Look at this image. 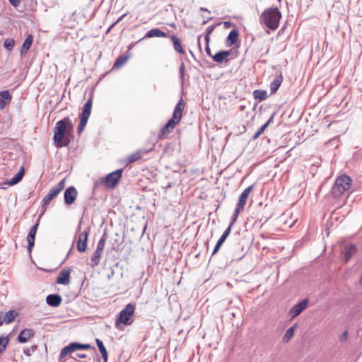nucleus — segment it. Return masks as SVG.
<instances>
[{
  "label": "nucleus",
  "mask_w": 362,
  "mask_h": 362,
  "mask_svg": "<svg viewBox=\"0 0 362 362\" xmlns=\"http://www.w3.org/2000/svg\"><path fill=\"white\" fill-rule=\"evenodd\" d=\"M245 206L241 205L240 204L238 203L236 208L233 212V214L231 217V221L229 225H231V227L234 225V223L236 222L240 212L243 210Z\"/></svg>",
  "instance_id": "nucleus-32"
},
{
  "label": "nucleus",
  "mask_w": 362,
  "mask_h": 362,
  "mask_svg": "<svg viewBox=\"0 0 362 362\" xmlns=\"http://www.w3.org/2000/svg\"><path fill=\"white\" fill-rule=\"evenodd\" d=\"M298 325L296 323L293 325L291 327H290L285 332L284 337H283V341L284 342H288L290 339L293 337L294 331L297 328Z\"/></svg>",
  "instance_id": "nucleus-30"
},
{
  "label": "nucleus",
  "mask_w": 362,
  "mask_h": 362,
  "mask_svg": "<svg viewBox=\"0 0 362 362\" xmlns=\"http://www.w3.org/2000/svg\"><path fill=\"white\" fill-rule=\"evenodd\" d=\"M218 23H229L228 21H219Z\"/></svg>",
  "instance_id": "nucleus-62"
},
{
  "label": "nucleus",
  "mask_w": 362,
  "mask_h": 362,
  "mask_svg": "<svg viewBox=\"0 0 362 362\" xmlns=\"http://www.w3.org/2000/svg\"><path fill=\"white\" fill-rule=\"evenodd\" d=\"M239 37L238 30L236 28H233L229 33L226 40V44L228 47H231L238 42Z\"/></svg>",
  "instance_id": "nucleus-19"
},
{
  "label": "nucleus",
  "mask_w": 362,
  "mask_h": 362,
  "mask_svg": "<svg viewBox=\"0 0 362 362\" xmlns=\"http://www.w3.org/2000/svg\"><path fill=\"white\" fill-rule=\"evenodd\" d=\"M8 343V336H0V356L5 351Z\"/></svg>",
  "instance_id": "nucleus-35"
},
{
  "label": "nucleus",
  "mask_w": 362,
  "mask_h": 362,
  "mask_svg": "<svg viewBox=\"0 0 362 362\" xmlns=\"http://www.w3.org/2000/svg\"><path fill=\"white\" fill-rule=\"evenodd\" d=\"M76 356L81 358H86L87 357V355L85 354H77Z\"/></svg>",
  "instance_id": "nucleus-50"
},
{
  "label": "nucleus",
  "mask_w": 362,
  "mask_h": 362,
  "mask_svg": "<svg viewBox=\"0 0 362 362\" xmlns=\"http://www.w3.org/2000/svg\"><path fill=\"white\" fill-rule=\"evenodd\" d=\"M25 175V170L23 167L9 180L7 181V184L10 186L15 185L20 182Z\"/></svg>",
  "instance_id": "nucleus-23"
},
{
  "label": "nucleus",
  "mask_w": 362,
  "mask_h": 362,
  "mask_svg": "<svg viewBox=\"0 0 362 362\" xmlns=\"http://www.w3.org/2000/svg\"><path fill=\"white\" fill-rule=\"evenodd\" d=\"M179 71H180V83L182 86L184 85L185 76V66L183 62H182L180 66Z\"/></svg>",
  "instance_id": "nucleus-41"
},
{
  "label": "nucleus",
  "mask_w": 362,
  "mask_h": 362,
  "mask_svg": "<svg viewBox=\"0 0 362 362\" xmlns=\"http://www.w3.org/2000/svg\"><path fill=\"white\" fill-rule=\"evenodd\" d=\"M220 25L221 24H212L206 28V32H205V36H204L205 42H210V35L214 30L215 28L217 25Z\"/></svg>",
  "instance_id": "nucleus-37"
},
{
  "label": "nucleus",
  "mask_w": 362,
  "mask_h": 362,
  "mask_svg": "<svg viewBox=\"0 0 362 362\" xmlns=\"http://www.w3.org/2000/svg\"><path fill=\"white\" fill-rule=\"evenodd\" d=\"M70 269H63L59 273L56 282L61 285H68L70 282Z\"/></svg>",
  "instance_id": "nucleus-14"
},
{
  "label": "nucleus",
  "mask_w": 362,
  "mask_h": 362,
  "mask_svg": "<svg viewBox=\"0 0 362 362\" xmlns=\"http://www.w3.org/2000/svg\"><path fill=\"white\" fill-rule=\"evenodd\" d=\"M89 232L90 228H88L78 235L77 240V250L79 252H84L86 250Z\"/></svg>",
  "instance_id": "nucleus-11"
},
{
  "label": "nucleus",
  "mask_w": 362,
  "mask_h": 362,
  "mask_svg": "<svg viewBox=\"0 0 362 362\" xmlns=\"http://www.w3.org/2000/svg\"><path fill=\"white\" fill-rule=\"evenodd\" d=\"M253 97L255 99L258 100L259 102H262L267 98V92L264 90H255L253 91Z\"/></svg>",
  "instance_id": "nucleus-31"
},
{
  "label": "nucleus",
  "mask_w": 362,
  "mask_h": 362,
  "mask_svg": "<svg viewBox=\"0 0 362 362\" xmlns=\"http://www.w3.org/2000/svg\"><path fill=\"white\" fill-rule=\"evenodd\" d=\"M348 337V331L345 330L340 336V341L341 342L346 341Z\"/></svg>",
  "instance_id": "nucleus-46"
},
{
  "label": "nucleus",
  "mask_w": 362,
  "mask_h": 362,
  "mask_svg": "<svg viewBox=\"0 0 362 362\" xmlns=\"http://www.w3.org/2000/svg\"><path fill=\"white\" fill-rule=\"evenodd\" d=\"M14 45L15 40L12 38H8L4 42V47L8 51H11L13 49Z\"/></svg>",
  "instance_id": "nucleus-39"
},
{
  "label": "nucleus",
  "mask_w": 362,
  "mask_h": 362,
  "mask_svg": "<svg viewBox=\"0 0 362 362\" xmlns=\"http://www.w3.org/2000/svg\"><path fill=\"white\" fill-rule=\"evenodd\" d=\"M98 184V181H95L94 183L95 186H96Z\"/></svg>",
  "instance_id": "nucleus-63"
},
{
  "label": "nucleus",
  "mask_w": 362,
  "mask_h": 362,
  "mask_svg": "<svg viewBox=\"0 0 362 362\" xmlns=\"http://www.w3.org/2000/svg\"><path fill=\"white\" fill-rule=\"evenodd\" d=\"M204 18H206V19H204V20L203 21V22H202V23H207V21H210V20L211 19V17H206V16H204Z\"/></svg>",
  "instance_id": "nucleus-57"
},
{
  "label": "nucleus",
  "mask_w": 362,
  "mask_h": 362,
  "mask_svg": "<svg viewBox=\"0 0 362 362\" xmlns=\"http://www.w3.org/2000/svg\"><path fill=\"white\" fill-rule=\"evenodd\" d=\"M124 16H122L121 17H119V18H118V19H117L115 23H119V22L122 19V18H123Z\"/></svg>",
  "instance_id": "nucleus-59"
},
{
  "label": "nucleus",
  "mask_w": 362,
  "mask_h": 362,
  "mask_svg": "<svg viewBox=\"0 0 362 362\" xmlns=\"http://www.w3.org/2000/svg\"><path fill=\"white\" fill-rule=\"evenodd\" d=\"M128 58L129 56L125 54L119 56L115 62L112 69H119L127 61Z\"/></svg>",
  "instance_id": "nucleus-34"
},
{
  "label": "nucleus",
  "mask_w": 362,
  "mask_h": 362,
  "mask_svg": "<svg viewBox=\"0 0 362 362\" xmlns=\"http://www.w3.org/2000/svg\"><path fill=\"white\" fill-rule=\"evenodd\" d=\"M205 51H206L207 55L209 56L210 57H211V56H213L211 54V49L209 47V42H206Z\"/></svg>",
  "instance_id": "nucleus-48"
},
{
  "label": "nucleus",
  "mask_w": 362,
  "mask_h": 362,
  "mask_svg": "<svg viewBox=\"0 0 362 362\" xmlns=\"http://www.w3.org/2000/svg\"><path fill=\"white\" fill-rule=\"evenodd\" d=\"M74 125L69 117L59 120L54 130L53 141L57 148L67 146L73 138Z\"/></svg>",
  "instance_id": "nucleus-1"
},
{
  "label": "nucleus",
  "mask_w": 362,
  "mask_h": 362,
  "mask_svg": "<svg viewBox=\"0 0 362 362\" xmlns=\"http://www.w3.org/2000/svg\"><path fill=\"white\" fill-rule=\"evenodd\" d=\"M168 36V34L163 31H162L161 30L158 29V28H153L150 30H148L146 35H144V37L142 38L143 39H145V38H151V37H167Z\"/></svg>",
  "instance_id": "nucleus-21"
},
{
  "label": "nucleus",
  "mask_w": 362,
  "mask_h": 362,
  "mask_svg": "<svg viewBox=\"0 0 362 362\" xmlns=\"http://www.w3.org/2000/svg\"><path fill=\"white\" fill-rule=\"evenodd\" d=\"M230 50H220L217 52L214 56H211V58L216 63H222L224 61H228V57L230 55Z\"/></svg>",
  "instance_id": "nucleus-17"
},
{
  "label": "nucleus",
  "mask_w": 362,
  "mask_h": 362,
  "mask_svg": "<svg viewBox=\"0 0 362 362\" xmlns=\"http://www.w3.org/2000/svg\"><path fill=\"white\" fill-rule=\"evenodd\" d=\"M351 182V178L345 174L337 177L332 188V196L335 198L341 197L349 189Z\"/></svg>",
  "instance_id": "nucleus-3"
},
{
  "label": "nucleus",
  "mask_w": 362,
  "mask_h": 362,
  "mask_svg": "<svg viewBox=\"0 0 362 362\" xmlns=\"http://www.w3.org/2000/svg\"><path fill=\"white\" fill-rule=\"evenodd\" d=\"M231 229H232L231 225H229L227 227V228L224 230V232L223 233V234L221 235L220 238L218 240V241L213 250L212 255H211L212 256L218 252L219 249L221 248V247L222 246L223 243L226 241V238L230 235V233L231 232Z\"/></svg>",
  "instance_id": "nucleus-13"
},
{
  "label": "nucleus",
  "mask_w": 362,
  "mask_h": 362,
  "mask_svg": "<svg viewBox=\"0 0 362 362\" xmlns=\"http://www.w3.org/2000/svg\"><path fill=\"white\" fill-rule=\"evenodd\" d=\"M141 40H142V38L140 39L139 41H137L135 43H132L130 44L129 46H128V49H131L136 43H138L139 42H140Z\"/></svg>",
  "instance_id": "nucleus-51"
},
{
  "label": "nucleus",
  "mask_w": 362,
  "mask_h": 362,
  "mask_svg": "<svg viewBox=\"0 0 362 362\" xmlns=\"http://www.w3.org/2000/svg\"><path fill=\"white\" fill-rule=\"evenodd\" d=\"M39 224H40V218H37L36 223L32 226V228H30L28 233L36 235Z\"/></svg>",
  "instance_id": "nucleus-44"
},
{
  "label": "nucleus",
  "mask_w": 362,
  "mask_h": 362,
  "mask_svg": "<svg viewBox=\"0 0 362 362\" xmlns=\"http://www.w3.org/2000/svg\"><path fill=\"white\" fill-rule=\"evenodd\" d=\"M116 24H111L107 29L106 30V34H107L110 30Z\"/></svg>",
  "instance_id": "nucleus-52"
},
{
  "label": "nucleus",
  "mask_w": 362,
  "mask_h": 362,
  "mask_svg": "<svg viewBox=\"0 0 362 362\" xmlns=\"http://www.w3.org/2000/svg\"><path fill=\"white\" fill-rule=\"evenodd\" d=\"M185 105V104L182 98L177 102L174 108L172 117L161 128L160 133L158 134L159 138H161L165 134L172 132L175 126L180 123L182 119Z\"/></svg>",
  "instance_id": "nucleus-2"
},
{
  "label": "nucleus",
  "mask_w": 362,
  "mask_h": 362,
  "mask_svg": "<svg viewBox=\"0 0 362 362\" xmlns=\"http://www.w3.org/2000/svg\"><path fill=\"white\" fill-rule=\"evenodd\" d=\"M309 300L305 298L294 305L288 311L291 320L298 317L308 306Z\"/></svg>",
  "instance_id": "nucleus-9"
},
{
  "label": "nucleus",
  "mask_w": 362,
  "mask_h": 362,
  "mask_svg": "<svg viewBox=\"0 0 362 362\" xmlns=\"http://www.w3.org/2000/svg\"><path fill=\"white\" fill-rule=\"evenodd\" d=\"M11 100V96L8 90L0 91V108L3 109L7 103Z\"/></svg>",
  "instance_id": "nucleus-25"
},
{
  "label": "nucleus",
  "mask_w": 362,
  "mask_h": 362,
  "mask_svg": "<svg viewBox=\"0 0 362 362\" xmlns=\"http://www.w3.org/2000/svg\"><path fill=\"white\" fill-rule=\"evenodd\" d=\"M33 35L31 34L28 35V36L26 37L25 40H24L22 46H21V52H20L21 57H23L27 54L28 51L30 49V48L33 44Z\"/></svg>",
  "instance_id": "nucleus-20"
},
{
  "label": "nucleus",
  "mask_w": 362,
  "mask_h": 362,
  "mask_svg": "<svg viewBox=\"0 0 362 362\" xmlns=\"http://www.w3.org/2000/svg\"><path fill=\"white\" fill-rule=\"evenodd\" d=\"M101 255H102V252L98 251L96 250L94 251L93 256L90 258V267H94L98 265V264L100 262V257H101Z\"/></svg>",
  "instance_id": "nucleus-33"
},
{
  "label": "nucleus",
  "mask_w": 362,
  "mask_h": 362,
  "mask_svg": "<svg viewBox=\"0 0 362 362\" xmlns=\"http://www.w3.org/2000/svg\"><path fill=\"white\" fill-rule=\"evenodd\" d=\"M282 81L283 77L281 74H280L279 76H276V78L271 82L270 91L272 94L276 93L278 90Z\"/></svg>",
  "instance_id": "nucleus-27"
},
{
  "label": "nucleus",
  "mask_w": 362,
  "mask_h": 362,
  "mask_svg": "<svg viewBox=\"0 0 362 362\" xmlns=\"http://www.w3.org/2000/svg\"><path fill=\"white\" fill-rule=\"evenodd\" d=\"M123 168L117 169L101 179L100 182H105L109 188H115L122 178Z\"/></svg>",
  "instance_id": "nucleus-7"
},
{
  "label": "nucleus",
  "mask_w": 362,
  "mask_h": 362,
  "mask_svg": "<svg viewBox=\"0 0 362 362\" xmlns=\"http://www.w3.org/2000/svg\"><path fill=\"white\" fill-rule=\"evenodd\" d=\"M151 151H153L152 148L149 149H139L136 151V152H134L128 157V163H132L135 161L139 160L143 157L144 154H146Z\"/></svg>",
  "instance_id": "nucleus-18"
},
{
  "label": "nucleus",
  "mask_w": 362,
  "mask_h": 362,
  "mask_svg": "<svg viewBox=\"0 0 362 362\" xmlns=\"http://www.w3.org/2000/svg\"><path fill=\"white\" fill-rule=\"evenodd\" d=\"M79 117H80V122H79L77 130H78V133L80 134L83 131L85 127L86 126L88 118H86V117H80V116H79Z\"/></svg>",
  "instance_id": "nucleus-40"
},
{
  "label": "nucleus",
  "mask_w": 362,
  "mask_h": 362,
  "mask_svg": "<svg viewBox=\"0 0 362 362\" xmlns=\"http://www.w3.org/2000/svg\"><path fill=\"white\" fill-rule=\"evenodd\" d=\"M37 348V345H33L30 348H25L23 349V353L25 355L30 356H31L32 352H34Z\"/></svg>",
  "instance_id": "nucleus-43"
},
{
  "label": "nucleus",
  "mask_w": 362,
  "mask_h": 362,
  "mask_svg": "<svg viewBox=\"0 0 362 362\" xmlns=\"http://www.w3.org/2000/svg\"><path fill=\"white\" fill-rule=\"evenodd\" d=\"M107 239V233L105 231L98 243L96 250L100 251L103 252Z\"/></svg>",
  "instance_id": "nucleus-36"
},
{
  "label": "nucleus",
  "mask_w": 362,
  "mask_h": 362,
  "mask_svg": "<svg viewBox=\"0 0 362 362\" xmlns=\"http://www.w3.org/2000/svg\"><path fill=\"white\" fill-rule=\"evenodd\" d=\"M202 11H208L206 9H204L203 8H201Z\"/></svg>",
  "instance_id": "nucleus-64"
},
{
  "label": "nucleus",
  "mask_w": 362,
  "mask_h": 362,
  "mask_svg": "<svg viewBox=\"0 0 362 362\" xmlns=\"http://www.w3.org/2000/svg\"><path fill=\"white\" fill-rule=\"evenodd\" d=\"M62 302V296L58 293L49 294L46 298V303L48 305L57 308L59 307Z\"/></svg>",
  "instance_id": "nucleus-16"
},
{
  "label": "nucleus",
  "mask_w": 362,
  "mask_h": 362,
  "mask_svg": "<svg viewBox=\"0 0 362 362\" xmlns=\"http://www.w3.org/2000/svg\"><path fill=\"white\" fill-rule=\"evenodd\" d=\"M267 28L274 31L279 28V24H265Z\"/></svg>",
  "instance_id": "nucleus-45"
},
{
  "label": "nucleus",
  "mask_w": 362,
  "mask_h": 362,
  "mask_svg": "<svg viewBox=\"0 0 362 362\" xmlns=\"http://www.w3.org/2000/svg\"><path fill=\"white\" fill-rule=\"evenodd\" d=\"M17 316H18V313L16 310H8L5 313V315L3 317L4 322H5L6 324L12 323Z\"/></svg>",
  "instance_id": "nucleus-28"
},
{
  "label": "nucleus",
  "mask_w": 362,
  "mask_h": 362,
  "mask_svg": "<svg viewBox=\"0 0 362 362\" xmlns=\"http://www.w3.org/2000/svg\"><path fill=\"white\" fill-rule=\"evenodd\" d=\"M96 345L99 349L100 353L101 354V357L103 360V362H107L108 360V353L107 351L103 342L100 339H95Z\"/></svg>",
  "instance_id": "nucleus-22"
},
{
  "label": "nucleus",
  "mask_w": 362,
  "mask_h": 362,
  "mask_svg": "<svg viewBox=\"0 0 362 362\" xmlns=\"http://www.w3.org/2000/svg\"><path fill=\"white\" fill-rule=\"evenodd\" d=\"M35 335V332L33 329L25 328L21 330L17 337V340L18 342L24 344L26 343L28 339L33 337Z\"/></svg>",
  "instance_id": "nucleus-15"
},
{
  "label": "nucleus",
  "mask_w": 362,
  "mask_h": 362,
  "mask_svg": "<svg viewBox=\"0 0 362 362\" xmlns=\"http://www.w3.org/2000/svg\"><path fill=\"white\" fill-rule=\"evenodd\" d=\"M35 235L32 234H28L27 242H28V250L29 253H31L32 250L35 245Z\"/></svg>",
  "instance_id": "nucleus-38"
},
{
  "label": "nucleus",
  "mask_w": 362,
  "mask_h": 362,
  "mask_svg": "<svg viewBox=\"0 0 362 362\" xmlns=\"http://www.w3.org/2000/svg\"><path fill=\"white\" fill-rule=\"evenodd\" d=\"M281 13L277 7H270L261 15V23H279Z\"/></svg>",
  "instance_id": "nucleus-6"
},
{
  "label": "nucleus",
  "mask_w": 362,
  "mask_h": 362,
  "mask_svg": "<svg viewBox=\"0 0 362 362\" xmlns=\"http://www.w3.org/2000/svg\"><path fill=\"white\" fill-rule=\"evenodd\" d=\"M190 54L194 58V55L192 51H189Z\"/></svg>",
  "instance_id": "nucleus-61"
},
{
  "label": "nucleus",
  "mask_w": 362,
  "mask_h": 362,
  "mask_svg": "<svg viewBox=\"0 0 362 362\" xmlns=\"http://www.w3.org/2000/svg\"><path fill=\"white\" fill-rule=\"evenodd\" d=\"M286 25H287V24H284L283 27L279 31V33H278L279 35L281 34V32H283L284 30V29L286 28Z\"/></svg>",
  "instance_id": "nucleus-55"
},
{
  "label": "nucleus",
  "mask_w": 362,
  "mask_h": 362,
  "mask_svg": "<svg viewBox=\"0 0 362 362\" xmlns=\"http://www.w3.org/2000/svg\"><path fill=\"white\" fill-rule=\"evenodd\" d=\"M4 323V320H3V314L2 313H0V326H1Z\"/></svg>",
  "instance_id": "nucleus-56"
},
{
  "label": "nucleus",
  "mask_w": 362,
  "mask_h": 362,
  "mask_svg": "<svg viewBox=\"0 0 362 362\" xmlns=\"http://www.w3.org/2000/svg\"><path fill=\"white\" fill-rule=\"evenodd\" d=\"M356 246L354 244L349 243L344 245L341 252L344 255V259L345 262H348L353 255L356 252Z\"/></svg>",
  "instance_id": "nucleus-12"
},
{
  "label": "nucleus",
  "mask_w": 362,
  "mask_h": 362,
  "mask_svg": "<svg viewBox=\"0 0 362 362\" xmlns=\"http://www.w3.org/2000/svg\"><path fill=\"white\" fill-rule=\"evenodd\" d=\"M201 37H202V36H201V35H199V36L198 37V47H199V49H200V50H202V45H201V42H200V39H201Z\"/></svg>",
  "instance_id": "nucleus-54"
},
{
  "label": "nucleus",
  "mask_w": 362,
  "mask_h": 362,
  "mask_svg": "<svg viewBox=\"0 0 362 362\" xmlns=\"http://www.w3.org/2000/svg\"><path fill=\"white\" fill-rule=\"evenodd\" d=\"M93 349L95 351V347L92 346L90 344H81L79 342H71L67 346H64L60 352L59 360L66 357L69 354L73 353L77 350H88Z\"/></svg>",
  "instance_id": "nucleus-5"
},
{
  "label": "nucleus",
  "mask_w": 362,
  "mask_h": 362,
  "mask_svg": "<svg viewBox=\"0 0 362 362\" xmlns=\"http://www.w3.org/2000/svg\"><path fill=\"white\" fill-rule=\"evenodd\" d=\"M92 98H90L84 104L82 112L80 114V117L89 118L90 113H91V109H92Z\"/></svg>",
  "instance_id": "nucleus-26"
},
{
  "label": "nucleus",
  "mask_w": 362,
  "mask_h": 362,
  "mask_svg": "<svg viewBox=\"0 0 362 362\" xmlns=\"http://www.w3.org/2000/svg\"><path fill=\"white\" fill-rule=\"evenodd\" d=\"M275 115H276V112H274V113L272 115V116L269 117V119L267 120V122H265V123L264 124L267 127H268V126H269L272 122H273V120H274V118Z\"/></svg>",
  "instance_id": "nucleus-47"
},
{
  "label": "nucleus",
  "mask_w": 362,
  "mask_h": 362,
  "mask_svg": "<svg viewBox=\"0 0 362 362\" xmlns=\"http://www.w3.org/2000/svg\"><path fill=\"white\" fill-rule=\"evenodd\" d=\"M78 196V192L75 187L69 186L68 187L64 193V199L66 205L70 206L76 199Z\"/></svg>",
  "instance_id": "nucleus-10"
},
{
  "label": "nucleus",
  "mask_w": 362,
  "mask_h": 362,
  "mask_svg": "<svg viewBox=\"0 0 362 362\" xmlns=\"http://www.w3.org/2000/svg\"><path fill=\"white\" fill-rule=\"evenodd\" d=\"M135 312V305L132 303L127 304L119 313L115 321V327L121 329L120 325H130L133 322L132 319Z\"/></svg>",
  "instance_id": "nucleus-4"
},
{
  "label": "nucleus",
  "mask_w": 362,
  "mask_h": 362,
  "mask_svg": "<svg viewBox=\"0 0 362 362\" xmlns=\"http://www.w3.org/2000/svg\"><path fill=\"white\" fill-rule=\"evenodd\" d=\"M9 2L14 6H18L20 4V0H8Z\"/></svg>",
  "instance_id": "nucleus-49"
},
{
  "label": "nucleus",
  "mask_w": 362,
  "mask_h": 362,
  "mask_svg": "<svg viewBox=\"0 0 362 362\" xmlns=\"http://www.w3.org/2000/svg\"><path fill=\"white\" fill-rule=\"evenodd\" d=\"M267 127L263 124L262 126H261L259 129L253 134V136H252V140H255L257 139L264 132V130L267 129Z\"/></svg>",
  "instance_id": "nucleus-42"
},
{
  "label": "nucleus",
  "mask_w": 362,
  "mask_h": 362,
  "mask_svg": "<svg viewBox=\"0 0 362 362\" xmlns=\"http://www.w3.org/2000/svg\"><path fill=\"white\" fill-rule=\"evenodd\" d=\"M65 185V178L59 182H58L55 186L52 187L47 194L43 198L42 202V208L44 206L47 205L49 202L55 198L60 192L64 189Z\"/></svg>",
  "instance_id": "nucleus-8"
},
{
  "label": "nucleus",
  "mask_w": 362,
  "mask_h": 362,
  "mask_svg": "<svg viewBox=\"0 0 362 362\" xmlns=\"http://www.w3.org/2000/svg\"><path fill=\"white\" fill-rule=\"evenodd\" d=\"M170 38L173 42V47L175 50L180 54H184L185 51L182 48L180 40L175 35H171Z\"/></svg>",
  "instance_id": "nucleus-29"
},
{
  "label": "nucleus",
  "mask_w": 362,
  "mask_h": 362,
  "mask_svg": "<svg viewBox=\"0 0 362 362\" xmlns=\"http://www.w3.org/2000/svg\"><path fill=\"white\" fill-rule=\"evenodd\" d=\"M169 25H170L171 27H173V28H175V24H174V23L169 24Z\"/></svg>",
  "instance_id": "nucleus-60"
},
{
  "label": "nucleus",
  "mask_w": 362,
  "mask_h": 362,
  "mask_svg": "<svg viewBox=\"0 0 362 362\" xmlns=\"http://www.w3.org/2000/svg\"><path fill=\"white\" fill-rule=\"evenodd\" d=\"M253 189H254V185H252L247 187L246 189H245L243 191V192L240 194L238 203L240 204L241 205L245 206L246 204L247 197H248L250 193L253 190Z\"/></svg>",
  "instance_id": "nucleus-24"
},
{
  "label": "nucleus",
  "mask_w": 362,
  "mask_h": 362,
  "mask_svg": "<svg viewBox=\"0 0 362 362\" xmlns=\"http://www.w3.org/2000/svg\"><path fill=\"white\" fill-rule=\"evenodd\" d=\"M45 211H46V207H45V206H44V208L42 207V209H41V213L38 218H40L41 216H42V214L45 212Z\"/></svg>",
  "instance_id": "nucleus-53"
},
{
  "label": "nucleus",
  "mask_w": 362,
  "mask_h": 362,
  "mask_svg": "<svg viewBox=\"0 0 362 362\" xmlns=\"http://www.w3.org/2000/svg\"><path fill=\"white\" fill-rule=\"evenodd\" d=\"M224 25H225V28H229L235 25V24H224Z\"/></svg>",
  "instance_id": "nucleus-58"
}]
</instances>
